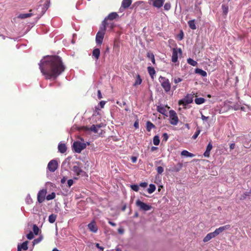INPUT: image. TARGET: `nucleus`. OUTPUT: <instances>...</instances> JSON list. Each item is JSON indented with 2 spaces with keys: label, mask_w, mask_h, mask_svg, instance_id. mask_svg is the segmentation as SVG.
I'll return each mask as SVG.
<instances>
[{
  "label": "nucleus",
  "mask_w": 251,
  "mask_h": 251,
  "mask_svg": "<svg viewBox=\"0 0 251 251\" xmlns=\"http://www.w3.org/2000/svg\"><path fill=\"white\" fill-rule=\"evenodd\" d=\"M148 71L152 79L154 78V76L155 74V71L154 69L152 67H148Z\"/></svg>",
  "instance_id": "nucleus-22"
},
{
  "label": "nucleus",
  "mask_w": 251,
  "mask_h": 251,
  "mask_svg": "<svg viewBox=\"0 0 251 251\" xmlns=\"http://www.w3.org/2000/svg\"><path fill=\"white\" fill-rule=\"evenodd\" d=\"M142 82V80L141 78V76L139 75H137V76H136V80L134 82V83L133 84V86H137V85H140L141 84Z\"/></svg>",
  "instance_id": "nucleus-25"
},
{
  "label": "nucleus",
  "mask_w": 251,
  "mask_h": 251,
  "mask_svg": "<svg viewBox=\"0 0 251 251\" xmlns=\"http://www.w3.org/2000/svg\"><path fill=\"white\" fill-rule=\"evenodd\" d=\"M106 25L107 22H106L105 20H103L102 21V25L100 28V30L96 34V42L97 45H101L102 43L106 30Z\"/></svg>",
  "instance_id": "nucleus-3"
},
{
  "label": "nucleus",
  "mask_w": 251,
  "mask_h": 251,
  "mask_svg": "<svg viewBox=\"0 0 251 251\" xmlns=\"http://www.w3.org/2000/svg\"><path fill=\"white\" fill-rule=\"evenodd\" d=\"M105 104V101L102 100V101H100V107L101 108H103L104 107Z\"/></svg>",
  "instance_id": "nucleus-55"
},
{
  "label": "nucleus",
  "mask_w": 251,
  "mask_h": 251,
  "mask_svg": "<svg viewBox=\"0 0 251 251\" xmlns=\"http://www.w3.org/2000/svg\"><path fill=\"white\" fill-rule=\"evenodd\" d=\"M33 230L34 233L35 235H37L39 231V228L36 225H34L33 226Z\"/></svg>",
  "instance_id": "nucleus-38"
},
{
  "label": "nucleus",
  "mask_w": 251,
  "mask_h": 251,
  "mask_svg": "<svg viewBox=\"0 0 251 251\" xmlns=\"http://www.w3.org/2000/svg\"><path fill=\"white\" fill-rule=\"evenodd\" d=\"M158 80L164 91L166 93L170 92L171 85L169 80L166 77L160 76L158 78Z\"/></svg>",
  "instance_id": "nucleus-4"
},
{
  "label": "nucleus",
  "mask_w": 251,
  "mask_h": 251,
  "mask_svg": "<svg viewBox=\"0 0 251 251\" xmlns=\"http://www.w3.org/2000/svg\"><path fill=\"white\" fill-rule=\"evenodd\" d=\"M130 187L133 190L136 192H137L139 190V186L138 185H131Z\"/></svg>",
  "instance_id": "nucleus-40"
},
{
  "label": "nucleus",
  "mask_w": 251,
  "mask_h": 251,
  "mask_svg": "<svg viewBox=\"0 0 251 251\" xmlns=\"http://www.w3.org/2000/svg\"><path fill=\"white\" fill-rule=\"evenodd\" d=\"M230 227V226L229 225H226L222 226H220V227L216 229L214 232L208 233L206 235V236L203 238V241L204 242H207L209 241L211 239L218 235L220 233L222 232L223 231L229 229Z\"/></svg>",
  "instance_id": "nucleus-2"
},
{
  "label": "nucleus",
  "mask_w": 251,
  "mask_h": 251,
  "mask_svg": "<svg viewBox=\"0 0 251 251\" xmlns=\"http://www.w3.org/2000/svg\"><path fill=\"white\" fill-rule=\"evenodd\" d=\"M151 61L152 62V63L154 64H155V58H154V55H151Z\"/></svg>",
  "instance_id": "nucleus-59"
},
{
  "label": "nucleus",
  "mask_w": 251,
  "mask_h": 251,
  "mask_svg": "<svg viewBox=\"0 0 251 251\" xmlns=\"http://www.w3.org/2000/svg\"><path fill=\"white\" fill-rule=\"evenodd\" d=\"M76 165H74L73 167V171L77 176L82 175L83 176L85 173L82 170L81 167L79 166L78 162H76Z\"/></svg>",
  "instance_id": "nucleus-11"
},
{
  "label": "nucleus",
  "mask_w": 251,
  "mask_h": 251,
  "mask_svg": "<svg viewBox=\"0 0 251 251\" xmlns=\"http://www.w3.org/2000/svg\"><path fill=\"white\" fill-rule=\"evenodd\" d=\"M56 219V215L53 214L50 215L49 217V221L50 223H53Z\"/></svg>",
  "instance_id": "nucleus-29"
},
{
  "label": "nucleus",
  "mask_w": 251,
  "mask_h": 251,
  "mask_svg": "<svg viewBox=\"0 0 251 251\" xmlns=\"http://www.w3.org/2000/svg\"><path fill=\"white\" fill-rule=\"evenodd\" d=\"M108 223L113 226H115L116 225V224L115 223H113L110 221H108Z\"/></svg>",
  "instance_id": "nucleus-61"
},
{
  "label": "nucleus",
  "mask_w": 251,
  "mask_h": 251,
  "mask_svg": "<svg viewBox=\"0 0 251 251\" xmlns=\"http://www.w3.org/2000/svg\"><path fill=\"white\" fill-rule=\"evenodd\" d=\"M86 148V144L80 141H75L73 144V148L75 152L80 153L81 151Z\"/></svg>",
  "instance_id": "nucleus-5"
},
{
  "label": "nucleus",
  "mask_w": 251,
  "mask_h": 251,
  "mask_svg": "<svg viewBox=\"0 0 251 251\" xmlns=\"http://www.w3.org/2000/svg\"><path fill=\"white\" fill-rule=\"evenodd\" d=\"M170 123L173 126H176L178 123V118L176 113L173 110L169 111Z\"/></svg>",
  "instance_id": "nucleus-7"
},
{
  "label": "nucleus",
  "mask_w": 251,
  "mask_h": 251,
  "mask_svg": "<svg viewBox=\"0 0 251 251\" xmlns=\"http://www.w3.org/2000/svg\"><path fill=\"white\" fill-rule=\"evenodd\" d=\"M155 186L154 184H151L149 185V187L148 188V192L149 194H151L155 191Z\"/></svg>",
  "instance_id": "nucleus-28"
},
{
  "label": "nucleus",
  "mask_w": 251,
  "mask_h": 251,
  "mask_svg": "<svg viewBox=\"0 0 251 251\" xmlns=\"http://www.w3.org/2000/svg\"><path fill=\"white\" fill-rule=\"evenodd\" d=\"M222 10H223V12L224 14L226 15L227 14L228 11V6L225 5V4H223L222 6Z\"/></svg>",
  "instance_id": "nucleus-36"
},
{
  "label": "nucleus",
  "mask_w": 251,
  "mask_h": 251,
  "mask_svg": "<svg viewBox=\"0 0 251 251\" xmlns=\"http://www.w3.org/2000/svg\"><path fill=\"white\" fill-rule=\"evenodd\" d=\"M155 127L154 125L150 121L147 122V130L150 131L151 129Z\"/></svg>",
  "instance_id": "nucleus-31"
},
{
  "label": "nucleus",
  "mask_w": 251,
  "mask_h": 251,
  "mask_svg": "<svg viewBox=\"0 0 251 251\" xmlns=\"http://www.w3.org/2000/svg\"><path fill=\"white\" fill-rule=\"evenodd\" d=\"M150 4H152L153 6L160 8L162 6L164 0H148Z\"/></svg>",
  "instance_id": "nucleus-13"
},
{
  "label": "nucleus",
  "mask_w": 251,
  "mask_h": 251,
  "mask_svg": "<svg viewBox=\"0 0 251 251\" xmlns=\"http://www.w3.org/2000/svg\"><path fill=\"white\" fill-rule=\"evenodd\" d=\"M178 53H179L180 55L182 54V50L180 48H174L173 50L172 56V61L174 63H176L178 59Z\"/></svg>",
  "instance_id": "nucleus-10"
},
{
  "label": "nucleus",
  "mask_w": 251,
  "mask_h": 251,
  "mask_svg": "<svg viewBox=\"0 0 251 251\" xmlns=\"http://www.w3.org/2000/svg\"><path fill=\"white\" fill-rule=\"evenodd\" d=\"M187 62L189 64L193 66H196L198 64L196 61L194 60L193 59L190 58L187 59Z\"/></svg>",
  "instance_id": "nucleus-33"
},
{
  "label": "nucleus",
  "mask_w": 251,
  "mask_h": 251,
  "mask_svg": "<svg viewBox=\"0 0 251 251\" xmlns=\"http://www.w3.org/2000/svg\"><path fill=\"white\" fill-rule=\"evenodd\" d=\"M32 15H33V14L31 12L29 13L21 14L19 15L18 17L20 19H25L31 16Z\"/></svg>",
  "instance_id": "nucleus-27"
},
{
  "label": "nucleus",
  "mask_w": 251,
  "mask_h": 251,
  "mask_svg": "<svg viewBox=\"0 0 251 251\" xmlns=\"http://www.w3.org/2000/svg\"><path fill=\"white\" fill-rule=\"evenodd\" d=\"M49 6L47 5V4L44 5L43 6H41V7L39 6L37 10H39V9H41V13L40 14H38V18H40L46 11V10L48 9Z\"/></svg>",
  "instance_id": "nucleus-19"
},
{
  "label": "nucleus",
  "mask_w": 251,
  "mask_h": 251,
  "mask_svg": "<svg viewBox=\"0 0 251 251\" xmlns=\"http://www.w3.org/2000/svg\"><path fill=\"white\" fill-rule=\"evenodd\" d=\"M28 242L26 241L22 244H18L17 247V251H22V250L26 251L28 249Z\"/></svg>",
  "instance_id": "nucleus-14"
},
{
  "label": "nucleus",
  "mask_w": 251,
  "mask_h": 251,
  "mask_svg": "<svg viewBox=\"0 0 251 251\" xmlns=\"http://www.w3.org/2000/svg\"><path fill=\"white\" fill-rule=\"evenodd\" d=\"M137 158L136 156H132L131 157V160L132 163H135L137 161Z\"/></svg>",
  "instance_id": "nucleus-50"
},
{
  "label": "nucleus",
  "mask_w": 251,
  "mask_h": 251,
  "mask_svg": "<svg viewBox=\"0 0 251 251\" xmlns=\"http://www.w3.org/2000/svg\"><path fill=\"white\" fill-rule=\"evenodd\" d=\"M96 247L100 250V251H103L104 248L102 247H101L100 246V244L99 243H96Z\"/></svg>",
  "instance_id": "nucleus-52"
},
{
  "label": "nucleus",
  "mask_w": 251,
  "mask_h": 251,
  "mask_svg": "<svg viewBox=\"0 0 251 251\" xmlns=\"http://www.w3.org/2000/svg\"><path fill=\"white\" fill-rule=\"evenodd\" d=\"M148 185V183L147 182H142L140 184V186L142 187H146Z\"/></svg>",
  "instance_id": "nucleus-53"
},
{
  "label": "nucleus",
  "mask_w": 251,
  "mask_h": 251,
  "mask_svg": "<svg viewBox=\"0 0 251 251\" xmlns=\"http://www.w3.org/2000/svg\"><path fill=\"white\" fill-rule=\"evenodd\" d=\"M134 126L136 128H139V123L138 121H135L134 123Z\"/></svg>",
  "instance_id": "nucleus-57"
},
{
  "label": "nucleus",
  "mask_w": 251,
  "mask_h": 251,
  "mask_svg": "<svg viewBox=\"0 0 251 251\" xmlns=\"http://www.w3.org/2000/svg\"><path fill=\"white\" fill-rule=\"evenodd\" d=\"M136 205L139 207L140 210L147 211L151 210L152 207L151 205L148 204L139 200H138L136 201Z\"/></svg>",
  "instance_id": "nucleus-8"
},
{
  "label": "nucleus",
  "mask_w": 251,
  "mask_h": 251,
  "mask_svg": "<svg viewBox=\"0 0 251 251\" xmlns=\"http://www.w3.org/2000/svg\"><path fill=\"white\" fill-rule=\"evenodd\" d=\"M132 3V0H123L122 7L123 8H128Z\"/></svg>",
  "instance_id": "nucleus-18"
},
{
  "label": "nucleus",
  "mask_w": 251,
  "mask_h": 251,
  "mask_svg": "<svg viewBox=\"0 0 251 251\" xmlns=\"http://www.w3.org/2000/svg\"><path fill=\"white\" fill-rule=\"evenodd\" d=\"M182 81V79L179 78V77H178V78H175L174 79V82L176 84V83H178L181 81Z\"/></svg>",
  "instance_id": "nucleus-48"
},
{
  "label": "nucleus",
  "mask_w": 251,
  "mask_h": 251,
  "mask_svg": "<svg viewBox=\"0 0 251 251\" xmlns=\"http://www.w3.org/2000/svg\"><path fill=\"white\" fill-rule=\"evenodd\" d=\"M65 181H66V178H65V177H64L63 178L61 179V182L62 183H64L65 182Z\"/></svg>",
  "instance_id": "nucleus-63"
},
{
  "label": "nucleus",
  "mask_w": 251,
  "mask_h": 251,
  "mask_svg": "<svg viewBox=\"0 0 251 251\" xmlns=\"http://www.w3.org/2000/svg\"><path fill=\"white\" fill-rule=\"evenodd\" d=\"M26 237L29 240H31L34 238L33 233L30 231L28 234L26 235Z\"/></svg>",
  "instance_id": "nucleus-42"
},
{
  "label": "nucleus",
  "mask_w": 251,
  "mask_h": 251,
  "mask_svg": "<svg viewBox=\"0 0 251 251\" xmlns=\"http://www.w3.org/2000/svg\"><path fill=\"white\" fill-rule=\"evenodd\" d=\"M181 155L185 157H193L195 155L191 152H189L186 150H183L181 152Z\"/></svg>",
  "instance_id": "nucleus-21"
},
{
  "label": "nucleus",
  "mask_w": 251,
  "mask_h": 251,
  "mask_svg": "<svg viewBox=\"0 0 251 251\" xmlns=\"http://www.w3.org/2000/svg\"><path fill=\"white\" fill-rule=\"evenodd\" d=\"M98 97L99 99H101L102 98L100 90L98 91Z\"/></svg>",
  "instance_id": "nucleus-56"
},
{
  "label": "nucleus",
  "mask_w": 251,
  "mask_h": 251,
  "mask_svg": "<svg viewBox=\"0 0 251 251\" xmlns=\"http://www.w3.org/2000/svg\"><path fill=\"white\" fill-rule=\"evenodd\" d=\"M201 131V130L200 128L199 127H198L197 128L196 132L192 136V138L193 139H196L198 137L199 135L200 134Z\"/></svg>",
  "instance_id": "nucleus-35"
},
{
  "label": "nucleus",
  "mask_w": 251,
  "mask_h": 251,
  "mask_svg": "<svg viewBox=\"0 0 251 251\" xmlns=\"http://www.w3.org/2000/svg\"><path fill=\"white\" fill-rule=\"evenodd\" d=\"M151 55H153L152 53H148L147 57L151 59Z\"/></svg>",
  "instance_id": "nucleus-62"
},
{
  "label": "nucleus",
  "mask_w": 251,
  "mask_h": 251,
  "mask_svg": "<svg viewBox=\"0 0 251 251\" xmlns=\"http://www.w3.org/2000/svg\"><path fill=\"white\" fill-rule=\"evenodd\" d=\"M212 144L211 143V141H210L208 143V144L207 145V146L206 147V151H210L211 150H212Z\"/></svg>",
  "instance_id": "nucleus-41"
},
{
  "label": "nucleus",
  "mask_w": 251,
  "mask_h": 251,
  "mask_svg": "<svg viewBox=\"0 0 251 251\" xmlns=\"http://www.w3.org/2000/svg\"><path fill=\"white\" fill-rule=\"evenodd\" d=\"M235 147V144L234 143H232L230 145V149L231 150H233Z\"/></svg>",
  "instance_id": "nucleus-60"
},
{
  "label": "nucleus",
  "mask_w": 251,
  "mask_h": 251,
  "mask_svg": "<svg viewBox=\"0 0 251 251\" xmlns=\"http://www.w3.org/2000/svg\"><path fill=\"white\" fill-rule=\"evenodd\" d=\"M157 110L162 114H164L166 111L165 108L161 105L157 106Z\"/></svg>",
  "instance_id": "nucleus-26"
},
{
  "label": "nucleus",
  "mask_w": 251,
  "mask_h": 251,
  "mask_svg": "<svg viewBox=\"0 0 251 251\" xmlns=\"http://www.w3.org/2000/svg\"><path fill=\"white\" fill-rule=\"evenodd\" d=\"M201 119L203 121L207 120L209 119V117H206L204 116L203 115L201 114Z\"/></svg>",
  "instance_id": "nucleus-58"
},
{
  "label": "nucleus",
  "mask_w": 251,
  "mask_h": 251,
  "mask_svg": "<svg viewBox=\"0 0 251 251\" xmlns=\"http://www.w3.org/2000/svg\"><path fill=\"white\" fill-rule=\"evenodd\" d=\"M153 144L155 146H157L159 144L160 139L158 135H155V136H154L153 139Z\"/></svg>",
  "instance_id": "nucleus-32"
},
{
  "label": "nucleus",
  "mask_w": 251,
  "mask_h": 251,
  "mask_svg": "<svg viewBox=\"0 0 251 251\" xmlns=\"http://www.w3.org/2000/svg\"><path fill=\"white\" fill-rule=\"evenodd\" d=\"M188 24L189 27L195 30L197 28L196 24H195V20H190L188 22Z\"/></svg>",
  "instance_id": "nucleus-23"
},
{
  "label": "nucleus",
  "mask_w": 251,
  "mask_h": 251,
  "mask_svg": "<svg viewBox=\"0 0 251 251\" xmlns=\"http://www.w3.org/2000/svg\"><path fill=\"white\" fill-rule=\"evenodd\" d=\"M185 126L187 129H190V126H189V124H186L185 125Z\"/></svg>",
  "instance_id": "nucleus-64"
},
{
  "label": "nucleus",
  "mask_w": 251,
  "mask_h": 251,
  "mask_svg": "<svg viewBox=\"0 0 251 251\" xmlns=\"http://www.w3.org/2000/svg\"><path fill=\"white\" fill-rule=\"evenodd\" d=\"M100 127V126H99L93 125L90 127V130L91 131H93L95 133H97L98 130Z\"/></svg>",
  "instance_id": "nucleus-34"
},
{
  "label": "nucleus",
  "mask_w": 251,
  "mask_h": 251,
  "mask_svg": "<svg viewBox=\"0 0 251 251\" xmlns=\"http://www.w3.org/2000/svg\"><path fill=\"white\" fill-rule=\"evenodd\" d=\"M88 227L89 230L94 233L97 232L98 230V228L94 222H91V223L89 224Z\"/></svg>",
  "instance_id": "nucleus-17"
},
{
  "label": "nucleus",
  "mask_w": 251,
  "mask_h": 251,
  "mask_svg": "<svg viewBox=\"0 0 251 251\" xmlns=\"http://www.w3.org/2000/svg\"><path fill=\"white\" fill-rule=\"evenodd\" d=\"M46 193L47 191L45 189H42L39 191L37 195V200L39 203H42L44 201Z\"/></svg>",
  "instance_id": "nucleus-12"
},
{
  "label": "nucleus",
  "mask_w": 251,
  "mask_h": 251,
  "mask_svg": "<svg viewBox=\"0 0 251 251\" xmlns=\"http://www.w3.org/2000/svg\"><path fill=\"white\" fill-rule=\"evenodd\" d=\"M55 197V193L54 192L51 193L47 196L46 199L47 200H51L53 199Z\"/></svg>",
  "instance_id": "nucleus-37"
},
{
  "label": "nucleus",
  "mask_w": 251,
  "mask_h": 251,
  "mask_svg": "<svg viewBox=\"0 0 251 251\" xmlns=\"http://www.w3.org/2000/svg\"><path fill=\"white\" fill-rule=\"evenodd\" d=\"M58 164L55 160H51L48 164V169L50 172H55L58 168Z\"/></svg>",
  "instance_id": "nucleus-9"
},
{
  "label": "nucleus",
  "mask_w": 251,
  "mask_h": 251,
  "mask_svg": "<svg viewBox=\"0 0 251 251\" xmlns=\"http://www.w3.org/2000/svg\"><path fill=\"white\" fill-rule=\"evenodd\" d=\"M195 73L196 74L200 75L202 76H206L207 75L206 72L201 69H199V68L196 69Z\"/></svg>",
  "instance_id": "nucleus-24"
},
{
  "label": "nucleus",
  "mask_w": 251,
  "mask_h": 251,
  "mask_svg": "<svg viewBox=\"0 0 251 251\" xmlns=\"http://www.w3.org/2000/svg\"><path fill=\"white\" fill-rule=\"evenodd\" d=\"M41 241V238H39L34 239L32 242L33 246H34L35 244L39 243Z\"/></svg>",
  "instance_id": "nucleus-45"
},
{
  "label": "nucleus",
  "mask_w": 251,
  "mask_h": 251,
  "mask_svg": "<svg viewBox=\"0 0 251 251\" xmlns=\"http://www.w3.org/2000/svg\"><path fill=\"white\" fill-rule=\"evenodd\" d=\"M58 149L60 152L64 153L66 151L67 147L65 144L60 142L58 146Z\"/></svg>",
  "instance_id": "nucleus-16"
},
{
  "label": "nucleus",
  "mask_w": 251,
  "mask_h": 251,
  "mask_svg": "<svg viewBox=\"0 0 251 251\" xmlns=\"http://www.w3.org/2000/svg\"><path fill=\"white\" fill-rule=\"evenodd\" d=\"M100 55V50L99 49L96 48L94 49L93 50L92 52V56L95 58V59L97 61Z\"/></svg>",
  "instance_id": "nucleus-15"
},
{
  "label": "nucleus",
  "mask_w": 251,
  "mask_h": 251,
  "mask_svg": "<svg viewBox=\"0 0 251 251\" xmlns=\"http://www.w3.org/2000/svg\"><path fill=\"white\" fill-rule=\"evenodd\" d=\"M205 101V100L203 98H196L195 100V102L197 104H201L203 103Z\"/></svg>",
  "instance_id": "nucleus-30"
},
{
  "label": "nucleus",
  "mask_w": 251,
  "mask_h": 251,
  "mask_svg": "<svg viewBox=\"0 0 251 251\" xmlns=\"http://www.w3.org/2000/svg\"><path fill=\"white\" fill-rule=\"evenodd\" d=\"M194 94H187L183 99L178 101L179 105H186L191 103L193 101Z\"/></svg>",
  "instance_id": "nucleus-6"
},
{
  "label": "nucleus",
  "mask_w": 251,
  "mask_h": 251,
  "mask_svg": "<svg viewBox=\"0 0 251 251\" xmlns=\"http://www.w3.org/2000/svg\"><path fill=\"white\" fill-rule=\"evenodd\" d=\"M39 65L41 73L47 79H56L65 70L61 58L56 55L44 57Z\"/></svg>",
  "instance_id": "nucleus-1"
},
{
  "label": "nucleus",
  "mask_w": 251,
  "mask_h": 251,
  "mask_svg": "<svg viewBox=\"0 0 251 251\" xmlns=\"http://www.w3.org/2000/svg\"><path fill=\"white\" fill-rule=\"evenodd\" d=\"M118 231L119 234H122L124 232V229L123 228L120 227V228H118Z\"/></svg>",
  "instance_id": "nucleus-51"
},
{
  "label": "nucleus",
  "mask_w": 251,
  "mask_h": 251,
  "mask_svg": "<svg viewBox=\"0 0 251 251\" xmlns=\"http://www.w3.org/2000/svg\"><path fill=\"white\" fill-rule=\"evenodd\" d=\"M210 151H205L203 153V155L206 157H208L210 155Z\"/></svg>",
  "instance_id": "nucleus-49"
},
{
  "label": "nucleus",
  "mask_w": 251,
  "mask_h": 251,
  "mask_svg": "<svg viewBox=\"0 0 251 251\" xmlns=\"http://www.w3.org/2000/svg\"><path fill=\"white\" fill-rule=\"evenodd\" d=\"M156 170H157V173L159 174H161L163 172V171H164L163 168L162 167H161V166L158 167L157 168Z\"/></svg>",
  "instance_id": "nucleus-44"
},
{
  "label": "nucleus",
  "mask_w": 251,
  "mask_h": 251,
  "mask_svg": "<svg viewBox=\"0 0 251 251\" xmlns=\"http://www.w3.org/2000/svg\"><path fill=\"white\" fill-rule=\"evenodd\" d=\"M74 183V181L73 179H69L67 181L68 185L69 187H70Z\"/></svg>",
  "instance_id": "nucleus-47"
},
{
  "label": "nucleus",
  "mask_w": 251,
  "mask_h": 251,
  "mask_svg": "<svg viewBox=\"0 0 251 251\" xmlns=\"http://www.w3.org/2000/svg\"><path fill=\"white\" fill-rule=\"evenodd\" d=\"M26 201L28 203H29L32 201V200L29 195L26 197Z\"/></svg>",
  "instance_id": "nucleus-54"
},
{
  "label": "nucleus",
  "mask_w": 251,
  "mask_h": 251,
  "mask_svg": "<svg viewBox=\"0 0 251 251\" xmlns=\"http://www.w3.org/2000/svg\"><path fill=\"white\" fill-rule=\"evenodd\" d=\"M250 192H245L241 197L240 199L243 200L246 199L247 197L250 196Z\"/></svg>",
  "instance_id": "nucleus-39"
},
{
  "label": "nucleus",
  "mask_w": 251,
  "mask_h": 251,
  "mask_svg": "<svg viewBox=\"0 0 251 251\" xmlns=\"http://www.w3.org/2000/svg\"><path fill=\"white\" fill-rule=\"evenodd\" d=\"M118 14L116 12H112L109 14L108 16L105 18L104 20L106 21L108 19L110 20H113L117 18ZM106 22V21H105Z\"/></svg>",
  "instance_id": "nucleus-20"
},
{
  "label": "nucleus",
  "mask_w": 251,
  "mask_h": 251,
  "mask_svg": "<svg viewBox=\"0 0 251 251\" xmlns=\"http://www.w3.org/2000/svg\"><path fill=\"white\" fill-rule=\"evenodd\" d=\"M163 140L166 141L168 139V135L167 133H164L162 135Z\"/></svg>",
  "instance_id": "nucleus-46"
},
{
  "label": "nucleus",
  "mask_w": 251,
  "mask_h": 251,
  "mask_svg": "<svg viewBox=\"0 0 251 251\" xmlns=\"http://www.w3.org/2000/svg\"><path fill=\"white\" fill-rule=\"evenodd\" d=\"M164 8L165 10H169L171 8V4L170 3H166L164 6Z\"/></svg>",
  "instance_id": "nucleus-43"
}]
</instances>
